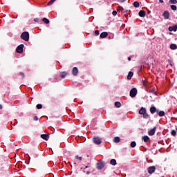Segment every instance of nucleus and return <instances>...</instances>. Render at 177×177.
<instances>
[{"mask_svg":"<svg viewBox=\"0 0 177 177\" xmlns=\"http://www.w3.org/2000/svg\"><path fill=\"white\" fill-rule=\"evenodd\" d=\"M164 19H165V20H167L168 19H169V12L168 11H165L163 12V15H162Z\"/></svg>","mask_w":177,"mask_h":177,"instance_id":"7","label":"nucleus"},{"mask_svg":"<svg viewBox=\"0 0 177 177\" xmlns=\"http://www.w3.org/2000/svg\"><path fill=\"white\" fill-rule=\"evenodd\" d=\"M171 135L172 136H176V131L172 130L171 132Z\"/></svg>","mask_w":177,"mask_h":177,"instance_id":"30","label":"nucleus"},{"mask_svg":"<svg viewBox=\"0 0 177 177\" xmlns=\"http://www.w3.org/2000/svg\"><path fill=\"white\" fill-rule=\"evenodd\" d=\"M107 35H109V33H107V32H103L100 34V38H106Z\"/></svg>","mask_w":177,"mask_h":177,"instance_id":"15","label":"nucleus"},{"mask_svg":"<svg viewBox=\"0 0 177 177\" xmlns=\"http://www.w3.org/2000/svg\"><path fill=\"white\" fill-rule=\"evenodd\" d=\"M110 164L111 165H113V166L117 165V160H115V159H112L110 161Z\"/></svg>","mask_w":177,"mask_h":177,"instance_id":"20","label":"nucleus"},{"mask_svg":"<svg viewBox=\"0 0 177 177\" xmlns=\"http://www.w3.org/2000/svg\"><path fill=\"white\" fill-rule=\"evenodd\" d=\"M157 114H158L159 117H164L165 115V112L164 111H160L156 110Z\"/></svg>","mask_w":177,"mask_h":177,"instance_id":"10","label":"nucleus"},{"mask_svg":"<svg viewBox=\"0 0 177 177\" xmlns=\"http://www.w3.org/2000/svg\"><path fill=\"white\" fill-rule=\"evenodd\" d=\"M34 21H36V22H38V21H39V19L35 18V19H34Z\"/></svg>","mask_w":177,"mask_h":177,"instance_id":"39","label":"nucleus"},{"mask_svg":"<svg viewBox=\"0 0 177 177\" xmlns=\"http://www.w3.org/2000/svg\"><path fill=\"white\" fill-rule=\"evenodd\" d=\"M170 49H171V50H176V49H177V46H176V44H171V45H170Z\"/></svg>","mask_w":177,"mask_h":177,"instance_id":"19","label":"nucleus"},{"mask_svg":"<svg viewBox=\"0 0 177 177\" xmlns=\"http://www.w3.org/2000/svg\"><path fill=\"white\" fill-rule=\"evenodd\" d=\"M154 171H156V167H154V166L149 167L148 168V172L149 174H153L154 172Z\"/></svg>","mask_w":177,"mask_h":177,"instance_id":"9","label":"nucleus"},{"mask_svg":"<svg viewBox=\"0 0 177 177\" xmlns=\"http://www.w3.org/2000/svg\"><path fill=\"white\" fill-rule=\"evenodd\" d=\"M19 75H21V77H22V78H24V73H20Z\"/></svg>","mask_w":177,"mask_h":177,"instance_id":"37","label":"nucleus"},{"mask_svg":"<svg viewBox=\"0 0 177 177\" xmlns=\"http://www.w3.org/2000/svg\"><path fill=\"white\" fill-rule=\"evenodd\" d=\"M21 39L24 41H28L30 40V33L28 32H24L21 35Z\"/></svg>","mask_w":177,"mask_h":177,"instance_id":"1","label":"nucleus"},{"mask_svg":"<svg viewBox=\"0 0 177 177\" xmlns=\"http://www.w3.org/2000/svg\"><path fill=\"white\" fill-rule=\"evenodd\" d=\"M72 74L73 75H78V68L74 67L72 70Z\"/></svg>","mask_w":177,"mask_h":177,"instance_id":"8","label":"nucleus"},{"mask_svg":"<svg viewBox=\"0 0 177 177\" xmlns=\"http://www.w3.org/2000/svg\"><path fill=\"white\" fill-rule=\"evenodd\" d=\"M133 5L134 8H139V2L138 1H135Z\"/></svg>","mask_w":177,"mask_h":177,"instance_id":"27","label":"nucleus"},{"mask_svg":"<svg viewBox=\"0 0 177 177\" xmlns=\"http://www.w3.org/2000/svg\"><path fill=\"white\" fill-rule=\"evenodd\" d=\"M139 114H141L143 115L144 118H149V114H147V112L146 111V109L141 108L139 111Z\"/></svg>","mask_w":177,"mask_h":177,"instance_id":"2","label":"nucleus"},{"mask_svg":"<svg viewBox=\"0 0 177 177\" xmlns=\"http://www.w3.org/2000/svg\"><path fill=\"white\" fill-rule=\"evenodd\" d=\"M94 34H95V36L99 35V34H100L99 30H95V31L94 32Z\"/></svg>","mask_w":177,"mask_h":177,"instance_id":"34","label":"nucleus"},{"mask_svg":"<svg viewBox=\"0 0 177 177\" xmlns=\"http://www.w3.org/2000/svg\"><path fill=\"white\" fill-rule=\"evenodd\" d=\"M23 48H24V44H20L19 46H18L16 49L17 53H23Z\"/></svg>","mask_w":177,"mask_h":177,"instance_id":"5","label":"nucleus"},{"mask_svg":"<svg viewBox=\"0 0 177 177\" xmlns=\"http://www.w3.org/2000/svg\"><path fill=\"white\" fill-rule=\"evenodd\" d=\"M150 111L151 114H154V113H156V106H151L150 109Z\"/></svg>","mask_w":177,"mask_h":177,"instance_id":"22","label":"nucleus"},{"mask_svg":"<svg viewBox=\"0 0 177 177\" xmlns=\"http://www.w3.org/2000/svg\"><path fill=\"white\" fill-rule=\"evenodd\" d=\"M154 133H156V127H154L153 129H151L149 131L148 135H149V136H153V135H154Z\"/></svg>","mask_w":177,"mask_h":177,"instance_id":"13","label":"nucleus"},{"mask_svg":"<svg viewBox=\"0 0 177 177\" xmlns=\"http://www.w3.org/2000/svg\"><path fill=\"white\" fill-rule=\"evenodd\" d=\"M97 168L98 169H103V168H104V162H103L102 161L98 162L97 164Z\"/></svg>","mask_w":177,"mask_h":177,"instance_id":"6","label":"nucleus"},{"mask_svg":"<svg viewBox=\"0 0 177 177\" xmlns=\"http://www.w3.org/2000/svg\"><path fill=\"white\" fill-rule=\"evenodd\" d=\"M41 138L44 139V140H49V135L48 134H41Z\"/></svg>","mask_w":177,"mask_h":177,"instance_id":"11","label":"nucleus"},{"mask_svg":"<svg viewBox=\"0 0 177 177\" xmlns=\"http://www.w3.org/2000/svg\"><path fill=\"white\" fill-rule=\"evenodd\" d=\"M131 147H136V142L135 141L131 142Z\"/></svg>","mask_w":177,"mask_h":177,"instance_id":"29","label":"nucleus"},{"mask_svg":"<svg viewBox=\"0 0 177 177\" xmlns=\"http://www.w3.org/2000/svg\"><path fill=\"white\" fill-rule=\"evenodd\" d=\"M120 140H121V139L120 138V137H115L113 138V142L115 143H120Z\"/></svg>","mask_w":177,"mask_h":177,"instance_id":"18","label":"nucleus"},{"mask_svg":"<svg viewBox=\"0 0 177 177\" xmlns=\"http://www.w3.org/2000/svg\"><path fill=\"white\" fill-rule=\"evenodd\" d=\"M76 160H79V161H82V157L76 156H75Z\"/></svg>","mask_w":177,"mask_h":177,"instance_id":"32","label":"nucleus"},{"mask_svg":"<svg viewBox=\"0 0 177 177\" xmlns=\"http://www.w3.org/2000/svg\"><path fill=\"white\" fill-rule=\"evenodd\" d=\"M128 60H129V61H131V57H128Z\"/></svg>","mask_w":177,"mask_h":177,"instance_id":"41","label":"nucleus"},{"mask_svg":"<svg viewBox=\"0 0 177 177\" xmlns=\"http://www.w3.org/2000/svg\"><path fill=\"white\" fill-rule=\"evenodd\" d=\"M133 76V72L130 71L127 75V80H131Z\"/></svg>","mask_w":177,"mask_h":177,"instance_id":"17","label":"nucleus"},{"mask_svg":"<svg viewBox=\"0 0 177 177\" xmlns=\"http://www.w3.org/2000/svg\"><path fill=\"white\" fill-rule=\"evenodd\" d=\"M93 142L95 145H100L102 143V138L99 137H94L93 138Z\"/></svg>","mask_w":177,"mask_h":177,"instance_id":"4","label":"nucleus"},{"mask_svg":"<svg viewBox=\"0 0 177 177\" xmlns=\"http://www.w3.org/2000/svg\"><path fill=\"white\" fill-rule=\"evenodd\" d=\"M169 3H172L173 5H176L177 0H169Z\"/></svg>","mask_w":177,"mask_h":177,"instance_id":"28","label":"nucleus"},{"mask_svg":"<svg viewBox=\"0 0 177 177\" xmlns=\"http://www.w3.org/2000/svg\"><path fill=\"white\" fill-rule=\"evenodd\" d=\"M171 9L172 10H176L177 7H176V6H175V5H172V6H171Z\"/></svg>","mask_w":177,"mask_h":177,"instance_id":"31","label":"nucleus"},{"mask_svg":"<svg viewBox=\"0 0 177 177\" xmlns=\"http://www.w3.org/2000/svg\"><path fill=\"white\" fill-rule=\"evenodd\" d=\"M142 139L145 142L150 141V138H149V136H142Z\"/></svg>","mask_w":177,"mask_h":177,"instance_id":"14","label":"nucleus"},{"mask_svg":"<svg viewBox=\"0 0 177 177\" xmlns=\"http://www.w3.org/2000/svg\"><path fill=\"white\" fill-rule=\"evenodd\" d=\"M115 107H121V102H115Z\"/></svg>","mask_w":177,"mask_h":177,"instance_id":"26","label":"nucleus"},{"mask_svg":"<svg viewBox=\"0 0 177 177\" xmlns=\"http://www.w3.org/2000/svg\"><path fill=\"white\" fill-rule=\"evenodd\" d=\"M85 168H88V166H86V167Z\"/></svg>","mask_w":177,"mask_h":177,"instance_id":"44","label":"nucleus"},{"mask_svg":"<svg viewBox=\"0 0 177 177\" xmlns=\"http://www.w3.org/2000/svg\"><path fill=\"white\" fill-rule=\"evenodd\" d=\"M169 31H177V24L173 26H169Z\"/></svg>","mask_w":177,"mask_h":177,"instance_id":"12","label":"nucleus"},{"mask_svg":"<svg viewBox=\"0 0 177 177\" xmlns=\"http://www.w3.org/2000/svg\"><path fill=\"white\" fill-rule=\"evenodd\" d=\"M117 10H119V12H125L124 11V8H122V6H118Z\"/></svg>","mask_w":177,"mask_h":177,"instance_id":"25","label":"nucleus"},{"mask_svg":"<svg viewBox=\"0 0 177 177\" xmlns=\"http://www.w3.org/2000/svg\"><path fill=\"white\" fill-rule=\"evenodd\" d=\"M146 16V12L144 10H140L139 12V17H145Z\"/></svg>","mask_w":177,"mask_h":177,"instance_id":"16","label":"nucleus"},{"mask_svg":"<svg viewBox=\"0 0 177 177\" xmlns=\"http://www.w3.org/2000/svg\"><path fill=\"white\" fill-rule=\"evenodd\" d=\"M125 1L127 0H118V1L120 2L121 3H123V2H125Z\"/></svg>","mask_w":177,"mask_h":177,"instance_id":"38","label":"nucleus"},{"mask_svg":"<svg viewBox=\"0 0 177 177\" xmlns=\"http://www.w3.org/2000/svg\"><path fill=\"white\" fill-rule=\"evenodd\" d=\"M37 109H42V104H37Z\"/></svg>","mask_w":177,"mask_h":177,"instance_id":"33","label":"nucleus"},{"mask_svg":"<svg viewBox=\"0 0 177 177\" xmlns=\"http://www.w3.org/2000/svg\"><path fill=\"white\" fill-rule=\"evenodd\" d=\"M159 2H160V3H164V0H159Z\"/></svg>","mask_w":177,"mask_h":177,"instance_id":"40","label":"nucleus"},{"mask_svg":"<svg viewBox=\"0 0 177 177\" xmlns=\"http://www.w3.org/2000/svg\"><path fill=\"white\" fill-rule=\"evenodd\" d=\"M33 120H34V121H38V117L35 116V117L33 118Z\"/></svg>","mask_w":177,"mask_h":177,"instance_id":"36","label":"nucleus"},{"mask_svg":"<svg viewBox=\"0 0 177 177\" xmlns=\"http://www.w3.org/2000/svg\"><path fill=\"white\" fill-rule=\"evenodd\" d=\"M55 1H56V0H50V1H48V6L53 5V3H55Z\"/></svg>","mask_w":177,"mask_h":177,"instance_id":"24","label":"nucleus"},{"mask_svg":"<svg viewBox=\"0 0 177 177\" xmlns=\"http://www.w3.org/2000/svg\"><path fill=\"white\" fill-rule=\"evenodd\" d=\"M113 16H117V11L114 10L112 12Z\"/></svg>","mask_w":177,"mask_h":177,"instance_id":"35","label":"nucleus"},{"mask_svg":"<svg viewBox=\"0 0 177 177\" xmlns=\"http://www.w3.org/2000/svg\"><path fill=\"white\" fill-rule=\"evenodd\" d=\"M153 93H156V92L154 91V90H153Z\"/></svg>","mask_w":177,"mask_h":177,"instance_id":"43","label":"nucleus"},{"mask_svg":"<svg viewBox=\"0 0 177 177\" xmlns=\"http://www.w3.org/2000/svg\"><path fill=\"white\" fill-rule=\"evenodd\" d=\"M42 21L45 23V24H49V19L47 18H43Z\"/></svg>","mask_w":177,"mask_h":177,"instance_id":"23","label":"nucleus"},{"mask_svg":"<svg viewBox=\"0 0 177 177\" xmlns=\"http://www.w3.org/2000/svg\"><path fill=\"white\" fill-rule=\"evenodd\" d=\"M136 95H138V90L136 89V88H133L130 91V96H131V97H135V96H136Z\"/></svg>","mask_w":177,"mask_h":177,"instance_id":"3","label":"nucleus"},{"mask_svg":"<svg viewBox=\"0 0 177 177\" xmlns=\"http://www.w3.org/2000/svg\"><path fill=\"white\" fill-rule=\"evenodd\" d=\"M2 109V105L0 104V110Z\"/></svg>","mask_w":177,"mask_h":177,"instance_id":"42","label":"nucleus"},{"mask_svg":"<svg viewBox=\"0 0 177 177\" xmlns=\"http://www.w3.org/2000/svg\"><path fill=\"white\" fill-rule=\"evenodd\" d=\"M66 75H67V73L66 72H62L60 73L61 78H66Z\"/></svg>","mask_w":177,"mask_h":177,"instance_id":"21","label":"nucleus"}]
</instances>
